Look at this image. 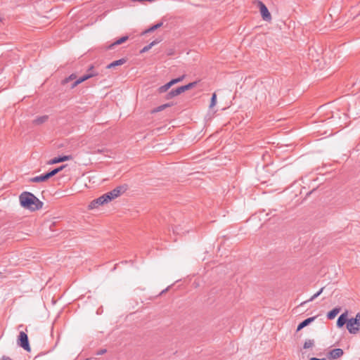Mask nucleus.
<instances>
[{
	"label": "nucleus",
	"mask_w": 360,
	"mask_h": 360,
	"mask_svg": "<svg viewBox=\"0 0 360 360\" xmlns=\"http://www.w3.org/2000/svg\"><path fill=\"white\" fill-rule=\"evenodd\" d=\"M20 205L22 207L31 211H35L41 209L43 202L37 198L33 193L30 192H23L19 196Z\"/></svg>",
	"instance_id": "nucleus-1"
},
{
	"label": "nucleus",
	"mask_w": 360,
	"mask_h": 360,
	"mask_svg": "<svg viewBox=\"0 0 360 360\" xmlns=\"http://www.w3.org/2000/svg\"><path fill=\"white\" fill-rule=\"evenodd\" d=\"M347 328L351 334H356L360 330V312L354 318L348 320Z\"/></svg>",
	"instance_id": "nucleus-2"
},
{
	"label": "nucleus",
	"mask_w": 360,
	"mask_h": 360,
	"mask_svg": "<svg viewBox=\"0 0 360 360\" xmlns=\"http://www.w3.org/2000/svg\"><path fill=\"white\" fill-rule=\"evenodd\" d=\"M127 191V186H119L112 190L110 192H108L105 194L106 198H108V201L110 202L112 200L117 198L119 197L122 193H124Z\"/></svg>",
	"instance_id": "nucleus-3"
},
{
	"label": "nucleus",
	"mask_w": 360,
	"mask_h": 360,
	"mask_svg": "<svg viewBox=\"0 0 360 360\" xmlns=\"http://www.w3.org/2000/svg\"><path fill=\"white\" fill-rule=\"evenodd\" d=\"M18 345L22 348H23L25 350L28 352L30 351L28 336L23 331H21L19 333V336L18 338Z\"/></svg>",
	"instance_id": "nucleus-4"
},
{
	"label": "nucleus",
	"mask_w": 360,
	"mask_h": 360,
	"mask_svg": "<svg viewBox=\"0 0 360 360\" xmlns=\"http://www.w3.org/2000/svg\"><path fill=\"white\" fill-rule=\"evenodd\" d=\"M257 5L262 19L266 22H270L272 18L266 5L261 1H258Z\"/></svg>",
	"instance_id": "nucleus-5"
},
{
	"label": "nucleus",
	"mask_w": 360,
	"mask_h": 360,
	"mask_svg": "<svg viewBox=\"0 0 360 360\" xmlns=\"http://www.w3.org/2000/svg\"><path fill=\"white\" fill-rule=\"evenodd\" d=\"M108 202H109V201H108V198H106L105 194L104 193L99 198L91 201L90 202L89 207L90 209H94V208L97 207L98 205H102L106 204Z\"/></svg>",
	"instance_id": "nucleus-6"
},
{
	"label": "nucleus",
	"mask_w": 360,
	"mask_h": 360,
	"mask_svg": "<svg viewBox=\"0 0 360 360\" xmlns=\"http://www.w3.org/2000/svg\"><path fill=\"white\" fill-rule=\"evenodd\" d=\"M98 74L96 73V72H91L90 73H88V74H86L84 75V76L81 77L80 78H79L78 79H77L76 81H75L70 88L71 89H74L76 86H77L78 84H79L80 83L87 80L88 79L91 78V77H93L94 76H96Z\"/></svg>",
	"instance_id": "nucleus-7"
},
{
	"label": "nucleus",
	"mask_w": 360,
	"mask_h": 360,
	"mask_svg": "<svg viewBox=\"0 0 360 360\" xmlns=\"http://www.w3.org/2000/svg\"><path fill=\"white\" fill-rule=\"evenodd\" d=\"M72 159V157L71 155L58 156V157H56V158L50 160L48 162V164L49 165L57 164V163L65 162V161H67V160H70Z\"/></svg>",
	"instance_id": "nucleus-8"
},
{
	"label": "nucleus",
	"mask_w": 360,
	"mask_h": 360,
	"mask_svg": "<svg viewBox=\"0 0 360 360\" xmlns=\"http://www.w3.org/2000/svg\"><path fill=\"white\" fill-rule=\"evenodd\" d=\"M344 352L342 349L336 348L332 349L328 354V358L331 359H337L343 355Z\"/></svg>",
	"instance_id": "nucleus-9"
},
{
	"label": "nucleus",
	"mask_w": 360,
	"mask_h": 360,
	"mask_svg": "<svg viewBox=\"0 0 360 360\" xmlns=\"http://www.w3.org/2000/svg\"><path fill=\"white\" fill-rule=\"evenodd\" d=\"M316 316H312V317H309V318H307L305 320H304L303 321H302L298 326H297V331H300V330H302V328H304V327L307 326L308 325H309L310 323H311L316 319Z\"/></svg>",
	"instance_id": "nucleus-10"
},
{
	"label": "nucleus",
	"mask_w": 360,
	"mask_h": 360,
	"mask_svg": "<svg viewBox=\"0 0 360 360\" xmlns=\"http://www.w3.org/2000/svg\"><path fill=\"white\" fill-rule=\"evenodd\" d=\"M347 312L342 313L337 320V326L342 328L345 323L347 324Z\"/></svg>",
	"instance_id": "nucleus-11"
},
{
	"label": "nucleus",
	"mask_w": 360,
	"mask_h": 360,
	"mask_svg": "<svg viewBox=\"0 0 360 360\" xmlns=\"http://www.w3.org/2000/svg\"><path fill=\"white\" fill-rule=\"evenodd\" d=\"M341 309L340 307H335L327 314V318L329 320L335 319V317L340 313Z\"/></svg>",
	"instance_id": "nucleus-12"
},
{
	"label": "nucleus",
	"mask_w": 360,
	"mask_h": 360,
	"mask_svg": "<svg viewBox=\"0 0 360 360\" xmlns=\"http://www.w3.org/2000/svg\"><path fill=\"white\" fill-rule=\"evenodd\" d=\"M126 61H127V60L125 58H121L117 60H115V61L112 62L111 63H110L109 65H108L107 68L110 69V68H112L116 66H118V65H123L124 63H126Z\"/></svg>",
	"instance_id": "nucleus-13"
},
{
	"label": "nucleus",
	"mask_w": 360,
	"mask_h": 360,
	"mask_svg": "<svg viewBox=\"0 0 360 360\" xmlns=\"http://www.w3.org/2000/svg\"><path fill=\"white\" fill-rule=\"evenodd\" d=\"M128 36H124L122 37H121L120 39L116 40L115 42H113L112 44H110L108 46V49H112L113 46H116V45H120L124 42H125L127 39H128Z\"/></svg>",
	"instance_id": "nucleus-14"
},
{
	"label": "nucleus",
	"mask_w": 360,
	"mask_h": 360,
	"mask_svg": "<svg viewBox=\"0 0 360 360\" xmlns=\"http://www.w3.org/2000/svg\"><path fill=\"white\" fill-rule=\"evenodd\" d=\"M48 118L49 117L47 115L37 117L36 119L33 120V123L34 124L39 125L46 122L48 120Z\"/></svg>",
	"instance_id": "nucleus-15"
},
{
	"label": "nucleus",
	"mask_w": 360,
	"mask_h": 360,
	"mask_svg": "<svg viewBox=\"0 0 360 360\" xmlns=\"http://www.w3.org/2000/svg\"><path fill=\"white\" fill-rule=\"evenodd\" d=\"M160 41V40H159V39H156V40L153 41L149 44H148L147 46H144L141 49V53H145V52L148 51L153 46L158 44Z\"/></svg>",
	"instance_id": "nucleus-16"
},
{
	"label": "nucleus",
	"mask_w": 360,
	"mask_h": 360,
	"mask_svg": "<svg viewBox=\"0 0 360 360\" xmlns=\"http://www.w3.org/2000/svg\"><path fill=\"white\" fill-rule=\"evenodd\" d=\"M173 84H172V82L169 81V82H167V84H165V85H162L161 86H160L158 88V92L162 94V93H165L166 92Z\"/></svg>",
	"instance_id": "nucleus-17"
},
{
	"label": "nucleus",
	"mask_w": 360,
	"mask_h": 360,
	"mask_svg": "<svg viewBox=\"0 0 360 360\" xmlns=\"http://www.w3.org/2000/svg\"><path fill=\"white\" fill-rule=\"evenodd\" d=\"M45 181L46 180H45L43 174L32 177L30 179V181L32 182V183H39V182H42V181Z\"/></svg>",
	"instance_id": "nucleus-18"
},
{
	"label": "nucleus",
	"mask_w": 360,
	"mask_h": 360,
	"mask_svg": "<svg viewBox=\"0 0 360 360\" xmlns=\"http://www.w3.org/2000/svg\"><path fill=\"white\" fill-rule=\"evenodd\" d=\"M172 105V103H166V104L161 105L155 108V109H153L152 112H160V111L165 110L166 108L170 107Z\"/></svg>",
	"instance_id": "nucleus-19"
},
{
	"label": "nucleus",
	"mask_w": 360,
	"mask_h": 360,
	"mask_svg": "<svg viewBox=\"0 0 360 360\" xmlns=\"http://www.w3.org/2000/svg\"><path fill=\"white\" fill-rule=\"evenodd\" d=\"M323 289H324V287L321 288L317 292H316L314 295H312L307 301V302H311L313 300H314L316 297H318L323 291ZM304 303H306V302H304L302 303H301V305L304 304Z\"/></svg>",
	"instance_id": "nucleus-20"
},
{
	"label": "nucleus",
	"mask_w": 360,
	"mask_h": 360,
	"mask_svg": "<svg viewBox=\"0 0 360 360\" xmlns=\"http://www.w3.org/2000/svg\"><path fill=\"white\" fill-rule=\"evenodd\" d=\"M162 24H163V23H162V22H159V23H157V24H155V25H154L151 26V27H150V28H148V30H146L144 32V33H148V32H153V31H155V30H157V29L160 28V27H162Z\"/></svg>",
	"instance_id": "nucleus-21"
},
{
	"label": "nucleus",
	"mask_w": 360,
	"mask_h": 360,
	"mask_svg": "<svg viewBox=\"0 0 360 360\" xmlns=\"http://www.w3.org/2000/svg\"><path fill=\"white\" fill-rule=\"evenodd\" d=\"M314 346V340H307L304 343V345H303V348L304 349H309V348H311Z\"/></svg>",
	"instance_id": "nucleus-22"
},
{
	"label": "nucleus",
	"mask_w": 360,
	"mask_h": 360,
	"mask_svg": "<svg viewBox=\"0 0 360 360\" xmlns=\"http://www.w3.org/2000/svg\"><path fill=\"white\" fill-rule=\"evenodd\" d=\"M76 78V75L75 74H72L68 77L64 79L62 82L63 84H68L70 80L75 79Z\"/></svg>",
	"instance_id": "nucleus-23"
},
{
	"label": "nucleus",
	"mask_w": 360,
	"mask_h": 360,
	"mask_svg": "<svg viewBox=\"0 0 360 360\" xmlns=\"http://www.w3.org/2000/svg\"><path fill=\"white\" fill-rule=\"evenodd\" d=\"M184 77H185V75H182L181 77H177V78L172 79L170 82L174 85L175 84H177V83L181 82L184 79Z\"/></svg>",
	"instance_id": "nucleus-24"
},
{
	"label": "nucleus",
	"mask_w": 360,
	"mask_h": 360,
	"mask_svg": "<svg viewBox=\"0 0 360 360\" xmlns=\"http://www.w3.org/2000/svg\"><path fill=\"white\" fill-rule=\"evenodd\" d=\"M216 101H217V95L215 93H214L211 98V102H210V108H212L213 106L215 105Z\"/></svg>",
	"instance_id": "nucleus-25"
},
{
	"label": "nucleus",
	"mask_w": 360,
	"mask_h": 360,
	"mask_svg": "<svg viewBox=\"0 0 360 360\" xmlns=\"http://www.w3.org/2000/svg\"><path fill=\"white\" fill-rule=\"evenodd\" d=\"M65 167V165H62L59 167L53 169V170H51V172L53 175H56V174H58V172L62 171Z\"/></svg>",
	"instance_id": "nucleus-26"
},
{
	"label": "nucleus",
	"mask_w": 360,
	"mask_h": 360,
	"mask_svg": "<svg viewBox=\"0 0 360 360\" xmlns=\"http://www.w3.org/2000/svg\"><path fill=\"white\" fill-rule=\"evenodd\" d=\"M175 96H176L175 92H174V89H172L166 95V99H171Z\"/></svg>",
	"instance_id": "nucleus-27"
},
{
	"label": "nucleus",
	"mask_w": 360,
	"mask_h": 360,
	"mask_svg": "<svg viewBox=\"0 0 360 360\" xmlns=\"http://www.w3.org/2000/svg\"><path fill=\"white\" fill-rule=\"evenodd\" d=\"M174 92H175V94H176V96L182 94L184 92L183 91V89L181 86H179L175 89H174Z\"/></svg>",
	"instance_id": "nucleus-28"
},
{
	"label": "nucleus",
	"mask_w": 360,
	"mask_h": 360,
	"mask_svg": "<svg viewBox=\"0 0 360 360\" xmlns=\"http://www.w3.org/2000/svg\"><path fill=\"white\" fill-rule=\"evenodd\" d=\"M43 175H44V179H45L46 181L48 180L49 178H51V177L54 176L51 171H50V172H47L46 174H44Z\"/></svg>",
	"instance_id": "nucleus-29"
},
{
	"label": "nucleus",
	"mask_w": 360,
	"mask_h": 360,
	"mask_svg": "<svg viewBox=\"0 0 360 360\" xmlns=\"http://www.w3.org/2000/svg\"><path fill=\"white\" fill-rule=\"evenodd\" d=\"M43 175H44V179H45L46 181L48 180L49 178H51V177L54 176L51 171H50V172H47L46 174H44Z\"/></svg>",
	"instance_id": "nucleus-30"
},
{
	"label": "nucleus",
	"mask_w": 360,
	"mask_h": 360,
	"mask_svg": "<svg viewBox=\"0 0 360 360\" xmlns=\"http://www.w3.org/2000/svg\"><path fill=\"white\" fill-rule=\"evenodd\" d=\"M0 274H1V276H0V281H3V280H4V279L8 278V276L5 274H4L3 272L0 271Z\"/></svg>",
	"instance_id": "nucleus-31"
},
{
	"label": "nucleus",
	"mask_w": 360,
	"mask_h": 360,
	"mask_svg": "<svg viewBox=\"0 0 360 360\" xmlns=\"http://www.w3.org/2000/svg\"><path fill=\"white\" fill-rule=\"evenodd\" d=\"M196 84H197L196 82H191V83L188 84L187 86H188V89H191V88L194 87L196 85Z\"/></svg>",
	"instance_id": "nucleus-32"
},
{
	"label": "nucleus",
	"mask_w": 360,
	"mask_h": 360,
	"mask_svg": "<svg viewBox=\"0 0 360 360\" xmlns=\"http://www.w3.org/2000/svg\"><path fill=\"white\" fill-rule=\"evenodd\" d=\"M106 352V349H101L99 350L98 352H97V355H102L103 354H105Z\"/></svg>",
	"instance_id": "nucleus-33"
},
{
	"label": "nucleus",
	"mask_w": 360,
	"mask_h": 360,
	"mask_svg": "<svg viewBox=\"0 0 360 360\" xmlns=\"http://www.w3.org/2000/svg\"><path fill=\"white\" fill-rule=\"evenodd\" d=\"M181 87H182V89H183L184 92V91H187V90H189V89H188V87L187 84H186V85H184V86H181Z\"/></svg>",
	"instance_id": "nucleus-34"
},
{
	"label": "nucleus",
	"mask_w": 360,
	"mask_h": 360,
	"mask_svg": "<svg viewBox=\"0 0 360 360\" xmlns=\"http://www.w3.org/2000/svg\"><path fill=\"white\" fill-rule=\"evenodd\" d=\"M309 360H326V359H325V358L318 359L316 357H312V358L309 359Z\"/></svg>",
	"instance_id": "nucleus-35"
},
{
	"label": "nucleus",
	"mask_w": 360,
	"mask_h": 360,
	"mask_svg": "<svg viewBox=\"0 0 360 360\" xmlns=\"http://www.w3.org/2000/svg\"><path fill=\"white\" fill-rule=\"evenodd\" d=\"M1 360H12L10 357L4 356Z\"/></svg>",
	"instance_id": "nucleus-36"
},
{
	"label": "nucleus",
	"mask_w": 360,
	"mask_h": 360,
	"mask_svg": "<svg viewBox=\"0 0 360 360\" xmlns=\"http://www.w3.org/2000/svg\"><path fill=\"white\" fill-rule=\"evenodd\" d=\"M93 68H94V67L91 65V66L89 68V71H91Z\"/></svg>",
	"instance_id": "nucleus-37"
}]
</instances>
